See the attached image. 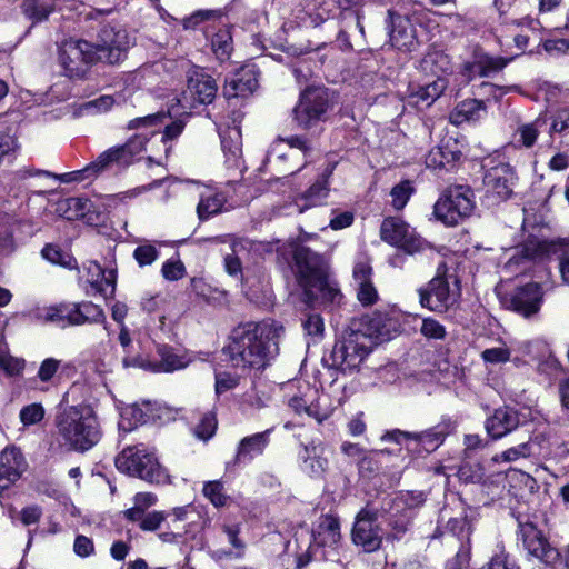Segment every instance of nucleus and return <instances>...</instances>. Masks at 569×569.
I'll return each instance as SVG.
<instances>
[{"instance_id":"obj_37","label":"nucleus","mask_w":569,"mask_h":569,"mask_svg":"<svg viewBox=\"0 0 569 569\" xmlns=\"http://www.w3.org/2000/svg\"><path fill=\"white\" fill-rule=\"evenodd\" d=\"M221 147L227 157V161L233 166L238 164V160L242 152L241 132L238 128H228L220 133Z\"/></svg>"},{"instance_id":"obj_60","label":"nucleus","mask_w":569,"mask_h":569,"mask_svg":"<svg viewBox=\"0 0 569 569\" xmlns=\"http://www.w3.org/2000/svg\"><path fill=\"white\" fill-rule=\"evenodd\" d=\"M420 332L428 339H445L447 335L445 326L432 318H425L422 320Z\"/></svg>"},{"instance_id":"obj_11","label":"nucleus","mask_w":569,"mask_h":569,"mask_svg":"<svg viewBox=\"0 0 569 569\" xmlns=\"http://www.w3.org/2000/svg\"><path fill=\"white\" fill-rule=\"evenodd\" d=\"M381 239L408 254H415L423 251L428 243L423 240L413 228L397 217L386 218L380 227Z\"/></svg>"},{"instance_id":"obj_23","label":"nucleus","mask_w":569,"mask_h":569,"mask_svg":"<svg viewBox=\"0 0 569 569\" xmlns=\"http://www.w3.org/2000/svg\"><path fill=\"white\" fill-rule=\"evenodd\" d=\"M352 276L358 301L365 307L376 303L379 296L372 282V267L369 261L358 260L353 266Z\"/></svg>"},{"instance_id":"obj_28","label":"nucleus","mask_w":569,"mask_h":569,"mask_svg":"<svg viewBox=\"0 0 569 569\" xmlns=\"http://www.w3.org/2000/svg\"><path fill=\"white\" fill-rule=\"evenodd\" d=\"M258 87L256 71L252 68H241L226 79L224 94L230 97H246Z\"/></svg>"},{"instance_id":"obj_57","label":"nucleus","mask_w":569,"mask_h":569,"mask_svg":"<svg viewBox=\"0 0 569 569\" xmlns=\"http://www.w3.org/2000/svg\"><path fill=\"white\" fill-rule=\"evenodd\" d=\"M222 531L228 538V542L236 549L234 552H230V556L234 558H241L244 553V543L239 538L240 527L239 525H223Z\"/></svg>"},{"instance_id":"obj_54","label":"nucleus","mask_w":569,"mask_h":569,"mask_svg":"<svg viewBox=\"0 0 569 569\" xmlns=\"http://www.w3.org/2000/svg\"><path fill=\"white\" fill-rule=\"evenodd\" d=\"M161 274L168 281H177L186 276V267L178 257H172L163 262Z\"/></svg>"},{"instance_id":"obj_61","label":"nucleus","mask_w":569,"mask_h":569,"mask_svg":"<svg viewBox=\"0 0 569 569\" xmlns=\"http://www.w3.org/2000/svg\"><path fill=\"white\" fill-rule=\"evenodd\" d=\"M383 451L372 450L367 451L363 457L358 461V469L361 475H371L379 470L378 457Z\"/></svg>"},{"instance_id":"obj_21","label":"nucleus","mask_w":569,"mask_h":569,"mask_svg":"<svg viewBox=\"0 0 569 569\" xmlns=\"http://www.w3.org/2000/svg\"><path fill=\"white\" fill-rule=\"evenodd\" d=\"M27 468L20 449L6 448L0 453V495L20 479Z\"/></svg>"},{"instance_id":"obj_30","label":"nucleus","mask_w":569,"mask_h":569,"mask_svg":"<svg viewBox=\"0 0 569 569\" xmlns=\"http://www.w3.org/2000/svg\"><path fill=\"white\" fill-rule=\"evenodd\" d=\"M538 250L542 256L559 261L561 278L566 283H569V240H543L538 243Z\"/></svg>"},{"instance_id":"obj_55","label":"nucleus","mask_w":569,"mask_h":569,"mask_svg":"<svg viewBox=\"0 0 569 569\" xmlns=\"http://www.w3.org/2000/svg\"><path fill=\"white\" fill-rule=\"evenodd\" d=\"M159 254V250L150 243L140 244L133 251V258L141 268L152 264Z\"/></svg>"},{"instance_id":"obj_32","label":"nucleus","mask_w":569,"mask_h":569,"mask_svg":"<svg viewBox=\"0 0 569 569\" xmlns=\"http://www.w3.org/2000/svg\"><path fill=\"white\" fill-rule=\"evenodd\" d=\"M447 86L448 80L438 76L432 82L412 89L409 94L410 102L418 107H429L443 93Z\"/></svg>"},{"instance_id":"obj_2","label":"nucleus","mask_w":569,"mask_h":569,"mask_svg":"<svg viewBox=\"0 0 569 569\" xmlns=\"http://www.w3.org/2000/svg\"><path fill=\"white\" fill-rule=\"evenodd\" d=\"M166 118L164 113H153L130 120L128 130L140 132L131 137L124 144L114 146L99 154V157L82 170L66 173L62 181H84L112 167L126 168L136 160L144 149L150 137L159 132Z\"/></svg>"},{"instance_id":"obj_7","label":"nucleus","mask_w":569,"mask_h":569,"mask_svg":"<svg viewBox=\"0 0 569 569\" xmlns=\"http://www.w3.org/2000/svg\"><path fill=\"white\" fill-rule=\"evenodd\" d=\"M460 296L459 280L455 273H448L447 266L441 263L436 276L426 288L419 289L420 305L436 312H446Z\"/></svg>"},{"instance_id":"obj_43","label":"nucleus","mask_w":569,"mask_h":569,"mask_svg":"<svg viewBox=\"0 0 569 569\" xmlns=\"http://www.w3.org/2000/svg\"><path fill=\"white\" fill-rule=\"evenodd\" d=\"M533 445L531 441L521 442L515 447H510L500 453L492 457V461L496 463H510L520 459H527L532 456Z\"/></svg>"},{"instance_id":"obj_24","label":"nucleus","mask_w":569,"mask_h":569,"mask_svg":"<svg viewBox=\"0 0 569 569\" xmlns=\"http://www.w3.org/2000/svg\"><path fill=\"white\" fill-rule=\"evenodd\" d=\"M333 169L335 164H328L317 181L312 183L305 193L297 198L296 207L299 213L325 202L329 193L328 179L332 174Z\"/></svg>"},{"instance_id":"obj_25","label":"nucleus","mask_w":569,"mask_h":569,"mask_svg":"<svg viewBox=\"0 0 569 569\" xmlns=\"http://www.w3.org/2000/svg\"><path fill=\"white\" fill-rule=\"evenodd\" d=\"M389 18L391 44L399 50H411L415 46L416 34L410 19L392 11H389Z\"/></svg>"},{"instance_id":"obj_27","label":"nucleus","mask_w":569,"mask_h":569,"mask_svg":"<svg viewBox=\"0 0 569 569\" xmlns=\"http://www.w3.org/2000/svg\"><path fill=\"white\" fill-rule=\"evenodd\" d=\"M326 449L322 445H306L299 452V457L302 460L301 469L310 477L320 478L328 469V459L325 456Z\"/></svg>"},{"instance_id":"obj_12","label":"nucleus","mask_w":569,"mask_h":569,"mask_svg":"<svg viewBox=\"0 0 569 569\" xmlns=\"http://www.w3.org/2000/svg\"><path fill=\"white\" fill-rule=\"evenodd\" d=\"M217 92L218 86L216 80L200 70H194L190 73L187 88L177 99V103L182 112L186 113L188 110L194 109L200 104L211 103Z\"/></svg>"},{"instance_id":"obj_48","label":"nucleus","mask_w":569,"mask_h":569,"mask_svg":"<svg viewBox=\"0 0 569 569\" xmlns=\"http://www.w3.org/2000/svg\"><path fill=\"white\" fill-rule=\"evenodd\" d=\"M425 69H429L432 73H446L450 69V60L447 54L441 51H432L426 54L422 60Z\"/></svg>"},{"instance_id":"obj_51","label":"nucleus","mask_w":569,"mask_h":569,"mask_svg":"<svg viewBox=\"0 0 569 569\" xmlns=\"http://www.w3.org/2000/svg\"><path fill=\"white\" fill-rule=\"evenodd\" d=\"M217 418L213 412H207L200 422L194 427V436L203 441L213 437L217 430Z\"/></svg>"},{"instance_id":"obj_13","label":"nucleus","mask_w":569,"mask_h":569,"mask_svg":"<svg viewBox=\"0 0 569 569\" xmlns=\"http://www.w3.org/2000/svg\"><path fill=\"white\" fill-rule=\"evenodd\" d=\"M92 44L99 61L114 64L126 57L130 39L126 29L108 24L100 29L97 42Z\"/></svg>"},{"instance_id":"obj_19","label":"nucleus","mask_w":569,"mask_h":569,"mask_svg":"<svg viewBox=\"0 0 569 569\" xmlns=\"http://www.w3.org/2000/svg\"><path fill=\"white\" fill-rule=\"evenodd\" d=\"M158 359L144 360V359H129L123 358L122 362L124 367H140L153 372H172L187 367L188 360L183 355L174 351L172 347L161 345L157 348Z\"/></svg>"},{"instance_id":"obj_64","label":"nucleus","mask_w":569,"mask_h":569,"mask_svg":"<svg viewBox=\"0 0 569 569\" xmlns=\"http://www.w3.org/2000/svg\"><path fill=\"white\" fill-rule=\"evenodd\" d=\"M230 36L228 32H219L212 39V49L221 58H228L231 51Z\"/></svg>"},{"instance_id":"obj_46","label":"nucleus","mask_w":569,"mask_h":569,"mask_svg":"<svg viewBox=\"0 0 569 569\" xmlns=\"http://www.w3.org/2000/svg\"><path fill=\"white\" fill-rule=\"evenodd\" d=\"M412 518V515L408 512L396 511L395 513H391L388 521L390 532L388 533L387 539H401L403 535L409 530Z\"/></svg>"},{"instance_id":"obj_45","label":"nucleus","mask_w":569,"mask_h":569,"mask_svg":"<svg viewBox=\"0 0 569 569\" xmlns=\"http://www.w3.org/2000/svg\"><path fill=\"white\" fill-rule=\"evenodd\" d=\"M41 256L47 261L67 269H73L77 266L76 259L68 251L62 250L56 244H46L41 250Z\"/></svg>"},{"instance_id":"obj_22","label":"nucleus","mask_w":569,"mask_h":569,"mask_svg":"<svg viewBox=\"0 0 569 569\" xmlns=\"http://www.w3.org/2000/svg\"><path fill=\"white\" fill-rule=\"evenodd\" d=\"M518 411L508 406H503L493 410L486 419L485 428L492 440H499L511 433L519 426Z\"/></svg>"},{"instance_id":"obj_41","label":"nucleus","mask_w":569,"mask_h":569,"mask_svg":"<svg viewBox=\"0 0 569 569\" xmlns=\"http://www.w3.org/2000/svg\"><path fill=\"white\" fill-rule=\"evenodd\" d=\"M542 123L541 120L537 119L533 122L520 124L513 134L515 143L525 148L533 147Z\"/></svg>"},{"instance_id":"obj_40","label":"nucleus","mask_w":569,"mask_h":569,"mask_svg":"<svg viewBox=\"0 0 569 569\" xmlns=\"http://www.w3.org/2000/svg\"><path fill=\"white\" fill-rule=\"evenodd\" d=\"M460 158V152L452 151L448 147L438 146L431 149L426 157V164L433 169H449Z\"/></svg>"},{"instance_id":"obj_38","label":"nucleus","mask_w":569,"mask_h":569,"mask_svg":"<svg viewBox=\"0 0 569 569\" xmlns=\"http://www.w3.org/2000/svg\"><path fill=\"white\" fill-rule=\"evenodd\" d=\"M305 396L309 398L308 407H306V415L316 419L318 422H322L330 416V408L323 406L328 397L325 395H318V390L305 383Z\"/></svg>"},{"instance_id":"obj_52","label":"nucleus","mask_w":569,"mask_h":569,"mask_svg":"<svg viewBox=\"0 0 569 569\" xmlns=\"http://www.w3.org/2000/svg\"><path fill=\"white\" fill-rule=\"evenodd\" d=\"M412 192L413 188L411 187V183L408 180L395 186L390 191V196L392 198V207L396 210L403 209L407 202L409 201Z\"/></svg>"},{"instance_id":"obj_36","label":"nucleus","mask_w":569,"mask_h":569,"mask_svg":"<svg viewBox=\"0 0 569 569\" xmlns=\"http://www.w3.org/2000/svg\"><path fill=\"white\" fill-rule=\"evenodd\" d=\"M486 114L485 102L477 99H468L461 101L451 114V120L455 123H462L466 121H477Z\"/></svg>"},{"instance_id":"obj_34","label":"nucleus","mask_w":569,"mask_h":569,"mask_svg":"<svg viewBox=\"0 0 569 569\" xmlns=\"http://www.w3.org/2000/svg\"><path fill=\"white\" fill-rule=\"evenodd\" d=\"M151 402L133 403L127 406L121 411L119 428L124 431L134 429L140 423H146L150 418Z\"/></svg>"},{"instance_id":"obj_31","label":"nucleus","mask_w":569,"mask_h":569,"mask_svg":"<svg viewBox=\"0 0 569 569\" xmlns=\"http://www.w3.org/2000/svg\"><path fill=\"white\" fill-rule=\"evenodd\" d=\"M310 289L311 290H306L303 292L306 302L309 305L315 303L316 301L339 305L342 299V293L337 283L330 281L328 276L315 283Z\"/></svg>"},{"instance_id":"obj_5","label":"nucleus","mask_w":569,"mask_h":569,"mask_svg":"<svg viewBox=\"0 0 569 569\" xmlns=\"http://www.w3.org/2000/svg\"><path fill=\"white\" fill-rule=\"evenodd\" d=\"M30 316L37 321L56 323L61 328L82 326L86 323H103L104 329L108 330L106 315L102 308L91 301L59 303L37 308L30 312Z\"/></svg>"},{"instance_id":"obj_39","label":"nucleus","mask_w":569,"mask_h":569,"mask_svg":"<svg viewBox=\"0 0 569 569\" xmlns=\"http://www.w3.org/2000/svg\"><path fill=\"white\" fill-rule=\"evenodd\" d=\"M53 10L54 3L52 0H23L21 3L22 13L33 24L46 21Z\"/></svg>"},{"instance_id":"obj_59","label":"nucleus","mask_w":569,"mask_h":569,"mask_svg":"<svg viewBox=\"0 0 569 569\" xmlns=\"http://www.w3.org/2000/svg\"><path fill=\"white\" fill-rule=\"evenodd\" d=\"M511 351L507 347H495L485 349L481 359L489 365L506 363L510 360Z\"/></svg>"},{"instance_id":"obj_44","label":"nucleus","mask_w":569,"mask_h":569,"mask_svg":"<svg viewBox=\"0 0 569 569\" xmlns=\"http://www.w3.org/2000/svg\"><path fill=\"white\" fill-rule=\"evenodd\" d=\"M26 367L23 358L10 353L6 343H0V370L9 377L20 376Z\"/></svg>"},{"instance_id":"obj_6","label":"nucleus","mask_w":569,"mask_h":569,"mask_svg":"<svg viewBox=\"0 0 569 569\" xmlns=\"http://www.w3.org/2000/svg\"><path fill=\"white\" fill-rule=\"evenodd\" d=\"M116 467L119 471L149 483L163 485L169 479L167 470L161 467L157 457L148 451L143 445L126 447L117 456Z\"/></svg>"},{"instance_id":"obj_9","label":"nucleus","mask_w":569,"mask_h":569,"mask_svg":"<svg viewBox=\"0 0 569 569\" xmlns=\"http://www.w3.org/2000/svg\"><path fill=\"white\" fill-rule=\"evenodd\" d=\"M93 44L81 39L66 40L59 48V63L71 79L83 78L88 68L98 61Z\"/></svg>"},{"instance_id":"obj_47","label":"nucleus","mask_w":569,"mask_h":569,"mask_svg":"<svg viewBox=\"0 0 569 569\" xmlns=\"http://www.w3.org/2000/svg\"><path fill=\"white\" fill-rule=\"evenodd\" d=\"M114 98L109 94L100 96L97 99L87 101L80 106L82 114H99L109 111L114 104Z\"/></svg>"},{"instance_id":"obj_33","label":"nucleus","mask_w":569,"mask_h":569,"mask_svg":"<svg viewBox=\"0 0 569 569\" xmlns=\"http://www.w3.org/2000/svg\"><path fill=\"white\" fill-rule=\"evenodd\" d=\"M84 269L87 271V281L100 293H104L108 288L114 290L117 273L116 270L103 269L98 262L89 261Z\"/></svg>"},{"instance_id":"obj_17","label":"nucleus","mask_w":569,"mask_h":569,"mask_svg":"<svg viewBox=\"0 0 569 569\" xmlns=\"http://www.w3.org/2000/svg\"><path fill=\"white\" fill-rule=\"evenodd\" d=\"M296 277L303 292L327 276L326 263L319 253L308 247H300L295 252Z\"/></svg>"},{"instance_id":"obj_42","label":"nucleus","mask_w":569,"mask_h":569,"mask_svg":"<svg viewBox=\"0 0 569 569\" xmlns=\"http://www.w3.org/2000/svg\"><path fill=\"white\" fill-rule=\"evenodd\" d=\"M426 501L422 491L401 492L393 499V509L399 512H408L413 516V510L420 508Z\"/></svg>"},{"instance_id":"obj_15","label":"nucleus","mask_w":569,"mask_h":569,"mask_svg":"<svg viewBox=\"0 0 569 569\" xmlns=\"http://www.w3.org/2000/svg\"><path fill=\"white\" fill-rule=\"evenodd\" d=\"M520 537L523 548L530 557L549 567H555L561 562L560 551L549 542L535 525L530 522L520 525Z\"/></svg>"},{"instance_id":"obj_53","label":"nucleus","mask_w":569,"mask_h":569,"mask_svg":"<svg viewBox=\"0 0 569 569\" xmlns=\"http://www.w3.org/2000/svg\"><path fill=\"white\" fill-rule=\"evenodd\" d=\"M19 149L17 139L11 134H0V166L11 163Z\"/></svg>"},{"instance_id":"obj_8","label":"nucleus","mask_w":569,"mask_h":569,"mask_svg":"<svg viewBox=\"0 0 569 569\" xmlns=\"http://www.w3.org/2000/svg\"><path fill=\"white\" fill-rule=\"evenodd\" d=\"M476 208L475 194L468 186L448 187L433 206V214L446 226H457L469 218Z\"/></svg>"},{"instance_id":"obj_63","label":"nucleus","mask_w":569,"mask_h":569,"mask_svg":"<svg viewBox=\"0 0 569 569\" xmlns=\"http://www.w3.org/2000/svg\"><path fill=\"white\" fill-rule=\"evenodd\" d=\"M306 333L313 338H321L325 330L323 320L318 313H310L302 321Z\"/></svg>"},{"instance_id":"obj_58","label":"nucleus","mask_w":569,"mask_h":569,"mask_svg":"<svg viewBox=\"0 0 569 569\" xmlns=\"http://www.w3.org/2000/svg\"><path fill=\"white\" fill-rule=\"evenodd\" d=\"M240 382V376L227 371L216 373V393L218 396L234 389Z\"/></svg>"},{"instance_id":"obj_56","label":"nucleus","mask_w":569,"mask_h":569,"mask_svg":"<svg viewBox=\"0 0 569 569\" xmlns=\"http://www.w3.org/2000/svg\"><path fill=\"white\" fill-rule=\"evenodd\" d=\"M19 418L24 427L39 423L44 418V408L41 403L24 406L19 412Z\"/></svg>"},{"instance_id":"obj_62","label":"nucleus","mask_w":569,"mask_h":569,"mask_svg":"<svg viewBox=\"0 0 569 569\" xmlns=\"http://www.w3.org/2000/svg\"><path fill=\"white\" fill-rule=\"evenodd\" d=\"M482 569H519L515 561L510 558L509 553L501 547L491 557L490 561Z\"/></svg>"},{"instance_id":"obj_14","label":"nucleus","mask_w":569,"mask_h":569,"mask_svg":"<svg viewBox=\"0 0 569 569\" xmlns=\"http://www.w3.org/2000/svg\"><path fill=\"white\" fill-rule=\"evenodd\" d=\"M312 538L310 545L312 552L320 550L321 558L331 561L338 560L341 535L340 523L336 517L330 515L321 517L313 529Z\"/></svg>"},{"instance_id":"obj_18","label":"nucleus","mask_w":569,"mask_h":569,"mask_svg":"<svg viewBox=\"0 0 569 569\" xmlns=\"http://www.w3.org/2000/svg\"><path fill=\"white\" fill-rule=\"evenodd\" d=\"M543 301L541 287L536 282H529L516 288L505 299L508 309L521 315L525 318L539 312Z\"/></svg>"},{"instance_id":"obj_4","label":"nucleus","mask_w":569,"mask_h":569,"mask_svg":"<svg viewBox=\"0 0 569 569\" xmlns=\"http://www.w3.org/2000/svg\"><path fill=\"white\" fill-rule=\"evenodd\" d=\"M378 342L379 333L368 320L355 319L333 347V363L343 371L357 369Z\"/></svg>"},{"instance_id":"obj_49","label":"nucleus","mask_w":569,"mask_h":569,"mask_svg":"<svg viewBox=\"0 0 569 569\" xmlns=\"http://www.w3.org/2000/svg\"><path fill=\"white\" fill-rule=\"evenodd\" d=\"M550 132L559 134L569 144V107L560 108L552 117Z\"/></svg>"},{"instance_id":"obj_26","label":"nucleus","mask_w":569,"mask_h":569,"mask_svg":"<svg viewBox=\"0 0 569 569\" xmlns=\"http://www.w3.org/2000/svg\"><path fill=\"white\" fill-rule=\"evenodd\" d=\"M451 431L452 425L447 420L421 432H415L413 449H420L426 453H431L443 443Z\"/></svg>"},{"instance_id":"obj_35","label":"nucleus","mask_w":569,"mask_h":569,"mask_svg":"<svg viewBox=\"0 0 569 569\" xmlns=\"http://www.w3.org/2000/svg\"><path fill=\"white\" fill-rule=\"evenodd\" d=\"M227 202L224 193L213 190H206L200 194V201L197 206V213L200 220L220 213Z\"/></svg>"},{"instance_id":"obj_10","label":"nucleus","mask_w":569,"mask_h":569,"mask_svg":"<svg viewBox=\"0 0 569 569\" xmlns=\"http://www.w3.org/2000/svg\"><path fill=\"white\" fill-rule=\"evenodd\" d=\"M332 106L331 93L323 87H309L300 97L295 108V119L303 128L311 127L326 119L327 111Z\"/></svg>"},{"instance_id":"obj_20","label":"nucleus","mask_w":569,"mask_h":569,"mask_svg":"<svg viewBox=\"0 0 569 569\" xmlns=\"http://www.w3.org/2000/svg\"><path fill=\"white\" fill-rule=\"evenodd\" d=\"M515 180V171L508 163L490 168L483 178L487 197L496 202L507 200L512 193Z\"/></svg>"},{"instance_id":"obj_1","label":"nucleus","mask_w":569,"mask_h":569,"mask_svg":"<svg viewBox=\"0 0 569 569\" xmlns=\"http://www.w3.org/2000/svg\"><path fill=\"white\" fill-rule=\"evenodd\" d=\"M282 333L283 327L276 321L242 323L231 331L222 353L234 369L260 371L278 355Z\"/></svg>"},{"instance_id":"obj_3","label":"nucleus","mask_w":569,"mask_h":569,"mask_svg":"<svg viewBox=\"0 0 569 569\" xmlns=\"http://www.w3.org/2000/svg\"><path fill=\"white\" fill-rule=\"evenodd\" d=\"M56 440L67 450L86 452L101 439L102 430L93 409L87 405L69 406L54 419Z\"/></svg>"},{"instance_id":"obj_50","label":"nucleus","mask_w":569,"mask_h":569,"mask_svg":"<svg viewBox=\"0 0 569 569\" xmlns=\"http://www.w3.org/2000/svg\"><path fill=\"white\" fill-rule=\"evenodd\" d=\"M202 492L216 507H224L229 501V497L224 493L223 483L220 481L204 483Z\"/></svg>"},{"instance_id":"obj_16","label":"nucleus","mask_w":569,"mask_h":569,"mask_svg":"<svg viewBox=\"0 0 569 569\" xmlns=\"http://www.w3.org/2000/svg\"><path fill=\"white\" fill-rule=\"evenodd\" d=\"M378 510L361 509L352 528V541L362 547L366 552H372L380 548L382 542L381 529L378 526Z\"/></svg>"},{"instance_id":"obj_29","label":"nucleus","mask_w":569,"mask_h":569,"mask_svg":"<svg viewBox=\"0 0 569 569\" xmlns=\"http://www.w3.org/2000/svg\"><path fill=\"white\" fill-rule=\"evenodd\" d=\"M270 430L258 432L240 440L234 456L236 463H246L252 461L256 457L263 453L269 445Z\"/></svg>"}]
</instances>
